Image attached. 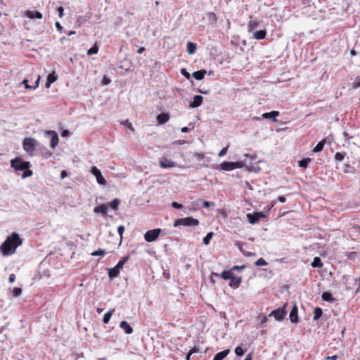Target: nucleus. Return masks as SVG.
<instances>
[{"label": "nucleus", "mask_w": 360, "mask_h": 360, "mask_svg": "<svg viewBox=\"0 0 360 360\" xmlns=\"http://www.w3.org/2000/svg\"><path fill=\"white\" fill-rule=\"evenodd\" d=\"M22 244L19 234L13 233L6 240L1 244L0 250L3 255L8 256L13 255L16 248Z\"/></svg>", "instance_id": "1"}, {"label": "nucleus", "mask_w": 360, "mask_h": 360, "mask_svg": "<svg viewBox=\"0 0 360 360\" xmlns=\"http://www.w3.org/2000/svg\"><path fill=\"white\" fill-rule=\"evenodd\" d=\"M129 257L126 256L120 260L113 268L108 269V276L110 278H116L119 276L120 270L123 268L124 264L129 260Z\"/></svg>", "instance_id": "2"}, {"label": "nucleus", "mask_w": 360, "mask_h": 360, "mask_svg": "<svg viewBox=\"0 0 360 360\" xmlns=\"http://www.w3.org/2000/svg\"><path fill=\"white\" fill-rule=\"evenodd\" d=\"M11 165L15 171H24L30 168V162L23 161L20 158H15L11 160Z\"/></svg>", "instance_id": "3"}, {"label": "nucleus", "mask_w": 360, "mask_h": 360, "mask_svg": "<svg viewBox=\"0 0 360 360\" xmlns=\"http://www.w3.org/2000/svg\"><path fill=\"white\" fill-rule=\"evenodd\" d=\"M198 224L199 221L198 219L193 217H185L176 220L174 226L175 227L178 226L195 227L198 226Z\"/></svg>", "instance_id": "4"}, {"label": "nucleus", "mask_w": 360, "mask_h": 360, "mask_svg": "<svg viewBox=\"0 0 360 360\" xmlns=\"http://www.w3.org/2000/svg\"><path fill=\"white\" fill-rule=\"evenodd\" d=\"M37 144V141L33 138H25L22 141L23 149L26 153L32 155Z\"/></svg>", "instance_id": "5"}, {"label": "nucleus", "mask_w": 360, "mask_h": 360, "mask_svg": "<svg viewBox=\"0 0 360 360\" xmlns=\"http://www.w3.org/2000/svg\"><path fill=\"white\" fill-rule=\"evenodd\" d=\"M220 169L224 171H232L235 169L243 168L244 163L241 161L238 162H223L219 165Z\"/></svg>", "instance_id": "6"}, {"label": "nucleus", "mask_w": 360, "mask_h": 360, "mask_svg": "<svg viewBox=\"0 0 360 360\" xmlns=\"http://www.w3.org/2000/svg\"><path fill=\"white\" fill-rule=\"evenodd\" d=\"M286 304H285L283 308H278L277 309L273 310L269 315V316H274V319L278 321H283L286 314L287 311L285 310Z\"/></svg>", "instance_id": "7"}, {"label": "nucleus", "mask_w": 360, "mask_h": 360, "mask_svg": "<svg viewBox=\"0 0 360 360\" xmlns=\"http://www.w3.org/2000/svg\"><path fill=\"white\" fill-rule=\"evenodd\" d=\"M161 232L162 229H154L146 231L144 235L145 240L148 243L155 241L158 238Z\"/></svg>", "instance_id": "8"}, {"label": "nucleus", "mask_w": 360, "mask_h": 360, "mask_svg": "<svg viewBox=\"0 0 360 360\" xmlns=\"http://www.w3.org/2000/svg\"><path fill=\"white\" fill-rule=\"evenodd\" d=\"M91 173L96 177V182L99 185H106V181L105 178L103 176L101 172L96 167L94 166L91 168Z\"/></svg>", "instance_id": "9"}, {"label": "nucleus", "mask_w": 360, "mask_h": 360, "mask_svg": "<svg viewBox=\"0 0 360 360\" xmlns=\"http://www.w3.org/2000/svg\"><path fill=\"white\" fill-rule=\"evenodd\" d=\"M45 135L47 137L50 138V146L52 149H54L56 146L58 144V134L55 131H46Z\"/></svg>", "instance_id": "10"}, {"label": "nucleus", "mask_w": 360, "mask_h": 360, "mask_svg": "<svg viewBox=\"0 0 360 360\" xmlns=\"http://www.w3.org/2000/svg\"><path fill=\"white\" fill-rule=\"evenodd\" d=\"M160 166L163 169L172 168L175 166L176 163L172 160L166 157H162L159 159Z\"/></svg>", "instance_id": "11"}, {"label": "nucleus", "mask_w": 360, "mask_h": 360, "mask_svg": "<svg viewBox=\"0 0 360 360\" xmlns=\"http://www.w3.org/2000/svg\"><path fill=\"white\" fill-rule=\"evenodd\" d=\"M260 21L257 19H251L248 25V32H252L258 28L260 25Z\"/></svg>", "instance_id": "12"}, {"label": "nucleus", "mask_w": 360, "mask_h": 360, "mask_svg": "<svg viewBox=\"0 0 360 360\" xmlns=\"http://www.w3.org/2000/svg\"><path fill=\"white\" fill-rule=\"evenodd\" d=\"M202 100L203 97L202 96H195L193 97V101L189 104V107L192 108L199 107L202 104Z\"/></svg>", "instance_id": "13"}, {"label": "nucleus", "mask_w": 360, "mask_h": 360, "mask_svg": "<svg viewBox=\"0 0 360 360\" xmlns=\"http://www.w3.org/2000/svg\"><path fill=\"white\" fill-rule=\"evenodd\" d=\"M290 321L293 323H297L299 321L298 315H297V308L295 305H294L293 308L290 311Z\"/></svg>", "instance_id": "14"}, {"label": "nucleus", "mask_w": 360, "mask_h": 360, "mask_svg": "<svg viewBox=\"0 0 360 360\" xmlns=\"http://www.w3.org/2000/svg\"><path fill=\"white\" fill-rule=\"evenodd\" d=\"M120 327L124 330V333L126 334H131L133 333V328L132 327L125 321H122L120 324Z\"/></svg>", "instance_id": "15"}, {"label": "nucleus", "mask_w": 360, "mask_h": 360, "mask_svg": "<svg viewBox=\"0 0 360 360\" xmlns=\"http://www.w3.org/2000/svg\"><path fill=\"white\" fill-rule=\"evenodd\" d=\"M230 281L231 282L229 283V285L232 288H237L240 285L242 279L240 277L234 276L233 274L231 278H230Z\"/></svg>", "instance_id": "16"}, {"label": "nucleus", "mask_w": 360, "mask_h": 360, "mask_svg": "<svg viewBox=\"0 0 360 360\" xmlns=\"http://www.w3.org/2000/svg\"><path fill=\"white\" fill-rule=\"evenodd\" d=\"M57 79H58V77H57V75L56 74V72H51L47 77V79H46V87L49 88L52 83L55 82L57 80Z\"/></svg>", "instance_id": "17"}, {"label": "nucleus", "mask_w": 360, "mask_h": 360, "mask_svg": "<svg viewBox=\"0 0 360 360\" xmlns=\"http://www.w3.org/2000/svg\"><path fill=\"white\" fill-rule=\"evenodd\" d=\"M279 115L278 111H271L270 112H265L262 114L264 119H272L273 121H276V117Z\"/></svg>", "instance_id": "18"}, {"label": "nucleus", "mask_w": 360, "mask_h": 360, "mask_svg": "<svg viewBox=\"0 0 360 360\" xmlns=\"http://www.w3.org/2000/svg\"><path fill=\"white\" fill-rule=\"evenodd\" d=\"M108 210V206L106 205H101L96 207L94 210L95 213H101L103 215H106Z\"/></svg>", "instance_id": "19"}, {"label": "nucleus", "mask_w": 360, "mask_h": 360, "mask_svg": "<svg viewBox=\"0 0 360 360\" xmlns=\"http://www.w3.org/2000/svg\"><path fill=\"white\" fill-rule=\"evenodd\" d=\"M26 16L30 19H41L42 18V14L39 11H27L26 12Z\"/></svg>", "instance_id": "20"}, {"label": "nucleus", "mask_w": 360, "mask_h": 360, "mask_svg": "<svg viewBox=\"0 0 360 360\" xmlns=\"http://www.w3.org/2000/svg\"><path fill=\"white\" fill-rule=\"evenodd\" d=\"M230 352L229 349L218 352L213 358V360H223Z\"/></svg>", "instance_id": "21"}, {"label": "nucleus", "mask_w": 360, "mask_h": 360, "mask_svg": "<svg viewBox=\"0 0 360 360\" xmlns=\"http://www.w3.org/2000/svg\"><path fill=\"white\" fill-rule=\"evenodd\" d=\"M169 119L167 113L162 112L157 116V120L160 124L166 123Z\"/></svg>", "instance_id": "22"}, {"label": "nucleus", "mask_w": 360, "mask_h": 360, "mask_svg": "<svg viewBox=\"0 0 360 360\" xmlns=\"http://www.w3.org/2000/svg\"><path fill=\"white\" fill-rule=\"evenodd\" d=\"M266 35V32L264 30H261L253 32V38L255 39H263Z\"/></svg>", "instance_id": "23"}, {"label": "nucleus", "mask_w": 360, "mask_h": 360, "mask_svg": "<svg viewBox=\"0 0 360 360\" xmlns=\"http://www.w3.org/2000/svg\"><path fill=\"white\" fill-rule=\"evenodd\" d=\"M328 139V137L327 139H323V140L320 141L317 143V145L314 147V148L313 149V152L314 153L321 152L323 150V146H324L325 143H326V141Z\"/></svg>", "instance_id": "24"}, {"label": "nucleus", "mask_w": 360, "mask_h": 360, "mask_svg": "<svg viewBox=\"0 0 360 360\" xmlns=\"http://www.w3.org/2000/svg\"><path fill=\"white\" fill-rule=\"evenodd\" d=\"M206 72V70H201L194 72L192 75L195 79L201 80L205 77Z\"/></svg>", "instance_id": "25"}, {"label": "nucleus", "mask_w": 360, "mask_h": 360, "mask_svg": "<svg viewBox=\"0 0 360 360\" xmlns=\"http://www.w3.org/2000/svg\"><path fill=\"white\" fill-rule=\"evenodd\" d=\"M196 49H197V46H196V44L195 43H193L191 41H188L187 43V52L189 53V54H193L195 53L196 51Z\"/></svg>", "instance_id": "26"}, {"label": "nucleus", "mask_w": 360, "mask_h": 360, "mask_svg": "<svg viewBox=\"0 0 360 360\" xmlns=\"http://www.w3.org/2000/svg\"><path fill=\"white\" fill-rule=\"evenodd\" d=\"M247 218L248 221L251 224H255L259 221L258 217L256 215V214L254 212L253 214L248 213L247 214Z\"/></svg>", "instance_id": "27"}, {"label": "nucleus", "mask_w": 360, "mask_h": 360, "mask_svg": "<svg viewBox=\"0 0 360 360\" xmlns=\"http://www.w3.org/2000/svg\"><path fill=\"white\" fill-rule=\"evenodd\" d=\"M322 300L328 302H333L335 301V298L333 297L331 293L328 292H325L321 295Z\"/></svg>", "instance_id": "28"}, {"label": "nucleus", "mask_w": 360, "mask_h": 360, "mask_svg": "<svg viewBox=\"0 0 360 360\" xmlns=\"http://www.w3.org/2000/svg\"><path fill=\"white\" fill-rule=\"evenodd\" d=\"M311 265L314 268H321L323 266V263L320 257H316L314 258Z\"/></svg>", "instance_id": "29"}, {"label": "nucleus", "mask_w": 360, "mask_h": 360, "mask_svg": "<svg viewBox=\"0 0 360 360\" xmlns=\"http://www.w3.org/2000/svg\"><path fill=\"white\" fill-rule=\"evenodd\" d=\"M114 311H115V309H112L109 310L108 312H106L104 314V316L103 317V321L104 323H108L109 322Z\"/></svg>", "instance_id": "30"}, {"label": "nucleus", "mask_w": 360, "mask_h": 360, "mask_svg": "<svg viewBox=\"0 0 360 360\" xmlns=\"http://www.w3.org/2000/svg\"><path fill=\"white\" fill-rule=\"evenodd\" d=\"M232 275H233V273H232L231 269V270H224V271L221 272L220 276L224 280H230Z\"/></svg>", "instance_id": "31"}, {"label": "nucleus", "mask_w": 360, "mask_h": 360, "mask_svg": "<svg viewBox=\"0 0 360 360\" xmlns=\"http://www.w3.org/2000/svg\"><path fill=\"white\" fill-rule=\"evenodd\" d=\"M323 311L320 307H316L314 309V320L317 321L322 316Z\"/></svg>", "instance_id": "32"}, {"label": "nucleus", "mask_w": 360, "mask_h": 360, "mask_svg": "<svg viewBox=\"0 0 360 360\" xmlns=\"http://www.w3.org/2000/svg\"><path fill=\"white\" fill-rule=\"evenodd\" d=\"M311 162V159L308 158H304V159H302L301 160H300L298 162V165L300 167H302V168H307L308 167V165L309 163Z\"/></svg>", "instance_id": "33"}, {"label": "nucleus", "mask_w": 360, "mask_h": 360, "mask_svg": "<svg viewBox=\"0 0 360 360\" xmlns=\"http://www.w3.org/2000/svg\"><path fill=\"white\" fill-rule=\"evenodd\" d=\"M213 232H209L205 237L203 238V243L206 245H207L210 242V240L213 237Z\"/></svg>", "instance_id": "34"}, {"label": "nucleus", "mask_w": 360, "mask_h": 360, "mask_svg": "<svg viewBox=\"0 0 360 360\" xmlns=\"http://www.w3.org/2000/svg\"><path fill=\"white\" fill-rule=\"evenodd\" d=\"M98 47L96 44H95L94 46H93L91 49H89L87 51V55L91 56L94 54H96L98 53Z\"/></svg>", "instance_id": "35"}, {"label": "nucleus", "mask_w": 360, "mask_h": 360, "mask_svg": "<svg viewBox=\"0 0 360 360\" xmlns=\"http://www.w3.org/2000/svg\"><path fill=\"white\" fill-rule=\"evenodd\" d=\"M207 16L211 23H215L217 22V18L214 13L210 12L207 14Z\"/></svg>", "instance_id": "36"}, {"label": "nucleus", "mask_w": 360, "mask_h": 360, "mask_svg": "<svg viewBox=\"0 0 360 360\" xmlns=\"http://www.w3.org/2000/svg\"><path fill=\"white\" fill-rule=\"evenodd\" d=\"M235 353L236 356H242L245 354V350L240 347H237L235 349Z\"/></svg>", "instance_id": "37"}, {"label": "nucleus", "mask_w": 360, "mask_h": 360, "mask_svg": "<svg viewBox=\"0 0 360 360\" xmlns=\"http://www.w3.org/2000/svg\"><path fill=\"white\" fill-rule=\"evenodd\" d=\"M120 204V201L118 199H115L110 204V207L112 210H117L118 205Z\"/></svg>", "instance_id": "38"}, {"label": "nucleus", "mask_w": 360, "mask_h": 360, "mask_svg": "<svg viewBox=\"0 0 360 360\" xmlns=\"http://www.w3.org/2000/svg\"><path fill=\"white\" fill-rule=\"evenodd\" d=\"M194 156L198 162H201L205 160V155L202 153H195Z\"/></svg>", "instance_id": "39"}, {"label": "nucleus", "mask_w": 360, "mask_h": 360, "mask_svg": "<svg viewBox=\"0 0 360 360\" xmlns=\"http://www.w3.org/2000/svg\"><path fill=\"white\" fill-rule=\"evenodd\" d=\"M344 158H345V154L344 153L338 152L335 155V160H337L338 162H340V161L343 160Z\"/></svg>", "instance_id": "40"}, {"label": "nucleus", "mask_w": 360, "mask_h": 360, "mask_svg": "<svg viewBox=\"0 0 360 360\" xmlns=\"http://www.w3.org/2000/svg\"><path fill=\"white\" fill-rule=\"evenodd\" d=\"M105 254V251L102 249H98L96 251H94L91 253L92 256H103Z\"/></svg>", "instance_id": "41"}, {"label": "nucleus", "mask_w": 360, "mask_h": 360, "mask_svg": "<svg viewBox=\"0 0 360 360\" xmlns=\"http://www.w3.org/2000/svg\"><path fill=\"white\" fill-rule=\"evenodd\" d=\"M352 86L354 89L360 87V77L355 79V81L352 84Z\"/></svg>", "instance_id": "42"}, {"label": "nucleus", "mask_w": 360, "mask_h": 360, "mask_svg": "<svg viewBox=\"0 0 360 360\" xmlns=\"http://www.w3.org/2000/svg\"><path fill=\"white\" fill-rule=\"evenodd\" d=\"M255 264L258 266H265L267 264V262L263 258H259L255 262Z\"/></svg>", "instance_id": "43"}, {"label": "nucleus", "mask_w": 360, "mask_h": 360, "mask_svg": "<svg viewBox=\"0 0 360 360\" xmlns=\"http://www.w3.org/2000/svg\"><path fill=\"white\" fill-rule=\"evenodd\" d=\"M21 293H22V289L20 288H15L13 290V295L14 297H18L21 295Z\"/></svg>", "instance_id": "44"}, {"label": "nucleus", "mask_w": 360, "mask_h": 360, "mask_svg": "<svg viewBox=\"0 0 360 360\" xmlns=\"http://www.w3.org/2000/svg\"><path fill=\"white\" fill-rule=\"evenodd\" d=\"M199 349L196 347H193L187 354L186 360H190L191 356L194 353H198Z\"/></svg>", "instance_id": "45"}, {"label": "nucleus", "mask_w": 360, "mask_h": 360, "mask_svg": "<svg viewBox=\"0 0 360 360\" xmlns=\"http://www.w3.org/2000/svg\"><path fill=\"white\" fill-rule=\"evenodd\" d=\"M124 231V226L122 225L119 226L117 228V232H118V234L120 235V239L122 238Z\"/></svg>", "instance_id": "46"}, {"label": "nucleus", "mask_w": 360, "mask_h": 360, "mask_svg": "<svg viewBox=\"0 0 360 360\" xmlns=\"http://www.w3.org/2000/svg\"><path fill=\"white\" fill-rule=\"evenodd\" d=\"M25 172L23 173L22 177V178H27V177H29V176H31L32 175V172L30 169H26V170H24Z\"/></svg>", "instance_id": "47"}, {"label": "nucleus", "mask_w": 360, "mask_h": 360, "mask_svg": "<svg viewBox=\"0 0 360 360\" xmlns=\"http://www.w3.org/2000/svg\"><path fill=\"white\" fill-rule=\"evenodd\" d=\"M228 148H229V146H226V147H225V148H223L219 151V154H218L219 157H220V158H221V157L224 156V155L226 154V153H227Z\"/></svg>", "instance_id": "48"}, {"label": "nucleus", "mask_w": 360, "mask_h": 360, "mask_svg": "<svg viewBox=\"0 0 360 360\" xmlns=\"http://www.w3.org/2000/svg\"><path fill=\"white\" fill-rule=\"evenodd\" d=\"M214 203L213 202H210V201H204L202 203V207L204 208H208L210 206H214Z\"/></svg>", "instance_id": "49"}, {"label": "nucleus", "mask_w": 360, "mask_h": 360, "mask_svg": "<svg viewBox=\"0 0 360 360\" xmlns=\"http://www.w3.org/2000/svg\"><path fill=\"white\" fill-rule=\"evenodd\" d=\"M122 124L126 127H127L129 129H130L131 130L134 131V128L132 127V124L131 123L129 122L128 120H125V121H123L122 122Z\"/></svg>", "instance_id": "50"}, {"label": "nucleus", "mask_w": 360, "mask_h": 360, "mask_svg": "<svg viewBox=\"0 0 360 360\" xmlns=\"http://www.w3.org/2000/svg\"><path fill=\"white\" fill-rule=\"evenodd\" d=\"M21 84H23L25 86V88L27 89H32V86L28 84V80L26 79L22 80Z\"/></svg>", "instance_id": "51"}, {"label": "nucleus", "mask_w": 360, "mask_h": 360, "mask_svg": "<svg viewBox=\"0 0 360 360\" xmlns=\"http://www.w3.org/2000/svg\"><path fill=\"white\" fill-rule=\"evenodd\" d=\"M172 206L175 209H181L183 207V205L177 202H172Z\"/></svg>", "instance_id": "52"}, {"label": "nucleus", "mask_w": 360, "mask_h": 360, "mask_svg": "<svg viewBox=\"0 0 360 360\" xmlns=\"http://www.w3.org/2000/svg\"><path fill=\"white\" fill-rule=\"evenodd\" d=\"M181 73L182 75H184L186 78L189 79L190 74L186 71L185 68H182L181 70Z\"/></svg>", "instance_id": "53"}, {"label": "nucleus", "mask_w": 360, "mask_h": 360, "mask_svg": "<svg viewBox=\"0 0 360 360\" xmlns=\"http://www.w3.org/2000/svg\"><path fill=\"white\" fill-rule=\"evenodd\" d=\"M39 81H40V76H38L36 82H34V84L33 86H32V89H36L39 86Z\"/></svg>", "instance_id": "54"}, {"label": "nucleus", "mask_w": 360, "mask_h": 360, "mask_svg": "<svg viewBox=\"0 0 360 360\" xmlns=\"http://www.w3.org/2000/svg\"><path fill=\"white\" fill-rule=\"evenodd\" d=\"M63 11H64V9H63V7L60 6V7L58 8V15H59L60 18L63 17Z\"/></svg>", "instance_id": "55"}, {"label": "nucleus", "mask_w": 360, "mask_h": 360, "mask_svg": "<svg viewBox=\"0 0 360 360\" xmlns=\"http://www.w3.org/2000/svg\"><path fill=\"white\" fill-rule=\"evenodd\" d=\"M245 268V266L243 265V266H234L232 269H231V271L232 270H237V271H240L242 269H243Z\"/></svg>", "instance_id": "56"}, {"label": "nucleus", "mask_w": 360, "mask_h": 360, "mask_svg": "<svg viewBox=\"0 0 360 360\" xmlns=\"http://www.w3.org/2000/svg\"><path fill=\"white\" fill-rule=\"evenodd\" d=\"M15 280V275L14 274H11L9 276L8 281L10 283H13Z\"/></svg>", "instance_id": "57"}, {"label": "nucleus", "mask_w": 360, "mask_h": 360, "mask_svg": "<svg viewBox=\"0 0 360 360\" xmlns=\"http://www.w3.org/2000/svg\"><path fill=\"white\" fill-rule=\"evenodd\" d=\"M256 215L258 217V219L259 220L261 218H264L265 214L262 212H255Z\"/></svg>", "instance_id": "58"}, {"label": "nucleus", "mask_w": 360, "mask_h": 360, "mask_svg": "<svg viewBox=\"0 0 360 360\" xmlns=\"http://www.w3.org/2000/svg\"><path fill=\"white\" fill-rule=\"evenodd\" d=\"M325 359H326V360H337L338 356L337 355H333L331 356H328L325 358Z\"/></svg>", "instance_id": "59"}, {"label": "nucleus", "mask_w": 360, "mask_h": 360, "mask_svg": "<svg viewBox=\"0 0 360 360\" xmlns=\"http://www.w3.org/2000/svg\"><path fill=\"white\" fill-rule=\"evenodd\" d=\"M267 321H268V318L266 316H262L260 324L263 325L265 323H266Z\"/></svg>", "instance_id": "60"}, {"label": "nucleus", "mask_w": 360, "mask_h": 360, "mask_svg": "<svg viewBox=\"0 0 360 360\" xmlns=\"http://www.w3.org/2000/svg\"><path fill=\"white\" fill-rule=\"evenodd\" d=\"M56 28L58 30V31L61 32L62 30H63V27L62 25L60 24V22H56V24H55Z\"/></svg>", "instance_id": "61"}, {"label": "nucleus", "mask_w": 360, "mask_h": 360, "mask_svg": "<svg viewBox=\"0 0 360 360\" xmlns=\"http://www.w3.org/2000/svg\"><path fill=\"white\" fill-rule=\"evenodd\" d=\"M278 200L281 202V203H284L286 201V198L285 196H280L278 198Z\"/></svg>", "instance_id": "62"}, {"label": "nucleus", "mask_w": 360, "mask_h": 360, "mask_svg": "<svg viewBox=\"0 0 360 360\" xmlns=\"http://www.w3.org/2000/svg\"><path fill=\"white\" fill-rule=\"evenodd\" d=\"M103 82L104 84L107 85V84H108L110 82V79L107 78V77H104Z\"/></svg>", "instance_id": "63"}, {"label": "nucleus", "mask_w": 360, "mask_h": 360, "mask_svg": "<svg viewBox=\"0 0 360 360\" xmlns=\"http://www.w3.org/2000/svg\"><path fill=\"white\" fill-rule=\"evenodd\" d=\"M252 353H249V354L246 356V357H245V359L244 360H252Z\"/></svg>", "instance_id": "64"}]
</instances>
